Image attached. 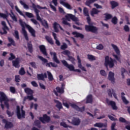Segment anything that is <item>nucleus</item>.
<instances>
[{
	"label": "nucleus",
	"mask_w": 130,
	"mask_h": 130,
	"mask_svg": "<svg viewBox=\"0 0 130 130\" xmlns=\"http://www.w3.org/2000/svg\"><path fill=\"white\" fill-rule=\"evenodd\" d=\"M19 21L20 26H21V27H22V34L26 41H29V37H28V34H27V31H26V29H25V26L26 27V28H27V29H28L29 33H30L32 37H36V35H35L36 31L33 28H32V27H31V26L26 24V23H25V22H23L22 19H19Z\"/></svg>",
	"instance_id": "obj_1"
},
{
	"label": "nucleus",
	"mask_w": 130,
	"mask_h": 130,
	"mask_svg": "<svg viewBox=\"0 0 130 130\" xmlns=\"http://www.w3.org/2000/svg\"><path fill=\"white\" fill-rule=\"evenodd\" d=\"M4 101V104L7 109H10V105L9 104V101H10V100L4 92L0 91V102L1 103H3Z\"/></svg>",
	"instance_id": "obj_2"
},
{
	"label": "nucleus",
	"mask_w": 130,
	"mask_h": 130,
	"mask_svg": "<svg viewBox=\"0 0 130 130\" xmlns=\"http://www.w3.org/2000/svg\"><path fill=\"white\" fill-rule=\"evenodd\" d=\"M114 61H115V60L109 57V56H106L105 58V66L107 68L109 67L110 69H112L114 67Z\"/></svg>",
	"instance_id": "obj_3"
},
{
	"label": "nucleus",
	"mask_w": 130,
	"mask_h": 130,
	"mask_svg": "<svg viewBox=\"0 0 130 130\" xmlns=\"http://www.w3.org/2000/svg\"><path fill=\"white\" fill-rule=\"evenodd\" d=\"M38 58H39L42 61H43V64H45L46 63V67H48V68H51L52 67L53 68H57V64H56L55 63H53L52 62H48V60L47 59L44 58L42 56H38Z\"/></svg>",
	"instance_id": "obj_4"
},
{
	"label": "nucleus",
	"mask_w": 130,
	"mask_h": 130,
	"mask_svg": "<svg viewBox=\"0 0 130 130\" xmlns=\"http://www.w3.org/2000/svg\"><path fill=\"white\" fill-rule=\"evenodd\" d=\"M16 114L17 118L18 119H21V118H25L26 115V113L24 110H23V106L21 108V110L20 109V106H17L16 108Z\"/></svg>",
	"instance_id": "obj_5"
},
{
	"label": "nucleus",
	"mask_w": 130,
	"mask_h": 130,
	"mask_svg": "<svg viewBox=\"0 0 130 130\" xmlns=\"http://www.w3.org/2000/svg\"><path fill=\"white\" fill-rule=\"evenodd\" d=\"M85 30L86 32H92V33H96L98 31V28L93 25H85Z\"/></svg>",
	"instance_id": "obj_6"
},
{
	"label": "nucleus",
	"mask_w": 130,
	"mask_h": 130,
	"mask_svg": "<svg viewBox=\"0 0 130 130\" xmlns=\"http://www.w3.org/2000/svg\"><path fill=\"white\" fill-rule=\"evenodd\" d=\"M83 12L84 16L86 17L88 24H90L91 23V18L90 17V14H89V9L87 7H84Z\"/></svg>",
	"instance_id": "obj_7"
},
{
	"label": "nucleus",
	"mask_w": 130,
	"mask_h": 130,
	"mask_svg": "<svg viewBox=\"0 0 130 130\" xmlns=\"http://www.w3.org/2000/svg\"><path fill=\"white\" fill-rule=\"evenodd\" d=\"M2 26H3V27H2V30H3L4 32L0 31V34H1V35L8 34V31H7V30L9 31V30H10V28H9V27L7 26V23H6V21H2Z\"/></svg>",
	"instance_id": "obj_8"
},
{
	"label": "nucleus",
	"mask_w": 130,
	"mask_h": 130,
	"mask_svg": "<svg viewBox=\"0 0 130 130\" xmlns=\"http://www.w3.org/2000/svg\"><path fill=\"white\" fill-rule=\"evenodd\" d=\"M2 122L3 123H5V128L7 129H9V128H12V127H14V124L12 122L8 121L6 119H3L2 120Z\"/></svg>",
	"instance_id": "obj_9"
},
{
	"label": "nucleus",
	"mask_w": 130,
	"mask_h": 130,
	"mask_svg": "<svg viewBox=\"0 0 130 130\" xmlns=\"http://www.w3.org/2000/svg\"><path fill=\"white\" fill-rule=\"evenodd\" d=\"M39 120H40L42 123H45V122L48 123V122L50 121V117L48 116L47 114H44L43 117L39 118Z\"/></svg>",
	"instance_id": "obj_10"
},
{
	"label": "nucleus",
	"mask_w": 130,
	"mask_h": 130,
	"mask_svg": "<svg viewBox=\"0 0 130 130\" xmlns=\"http://www.w3.org/2000/svg\"><path fill=\"white\" fill-rule=\"evenodd\" d=\"M61 62L64 67H66L67 69H69V70L71 71H75V67L73 66V64H69L68 62L66 61V60H61Z\"/></svg>",
	"instance_id": "obj_11"
},
{
	"label": "nucleus",
	"mask_w": 130,
	"mask_h": 130,
	"mask_svg": "<svg viewBox=\"0 0 130 130\" xmlns=\"http://www.w3.org/2000/svg\"><path fill=\"white\" fill-rule=\"evenodd\" d=\"M32 8L36 13L37 20H38V21H40V22H42V19H41V17L39 16V12L40 11L36 8V5L34 3L32 4Z\"/></svg>",
	"instance_id": "obj_12"
},
{
	"label": "nucleus",
	"mask_w": 130,
	"mask_h": 130,
	"mask_svg": "<svg viewBox=\"0 0 130 130\" xmlns=\"http://www.w3.org/2000/svg\"><path fill=\"white\" fill-rule=\"evenodd\" d=\"M71 106L72 107V108H74L75 109V110H77V111H80V112H83V111H85V107L80 108L79 107V106L76 105L75 104H71Z\"/></svg>",
	"instance_id": "obj_13"
},
{
	"label": "nucleus",
	"mask_w": 130,
	"mask_h": 130,
	"mask_svg": "<svg viewBox=\"0 0 130 130\" xmlns=\"http://www.w3.org/2000/svg\"><path fill=\"white\" fill-rule=\"evenodd\" d=\"M66 18L67 20L68 21L70 20V19L72 20V21H74V22H78L79 21V19H78V18H77L75 15H73L72 14H68L66 16Z\"/></svg>",
	"instance_id": "obj_14"
},
{
	"label": "nucleus",
	"mask_w": 130,
	"mask_h": 130,
	"mask_svg": "<svg viewBox=\"0 0 130 130\" xmlns=\"http://www.w3.org/2000/svg\"><path fill=\"white\" fill-rule=\"evenodd\" d=\"M39 49L42 53H43V55H44L45 56H47V55H48L47 51H46V48L45 47V46H44V45H41L39 46Z\"/></svg>",
	"instance_id": "obj_15"
},
{
	"label": "nucleus",
	"mask_w": 130,
	"mask_h": 130,
	"mask_svg": "<svg viewBox=\"0 0 130 130\" xmlns=\"http://www.w3.org/2000/svg\"><path fill=\"white\" fill-rule=\"evenodd\" d=\"M107 103L108 105H110L111 106L113 110H117V107L116 106V104L115 102L113 101H107Z\"/></svg>",
	"instance_id": "obj_16"
},
{
	"label": "nucleus",
	"mask_w": 130,
	"mask_h": 130,
	"mask_svg": "<svg viewBox=\"0 0 130 130\" xmlns=\"http://www.w3.org/2000/svg\"><path fill=\"white\" fill-rule=\"evenodd\" d=\"M80 123H81V120L79 118L74 117L72 119L71 124L73 125H79Z\"/></svg>",
	"instance_id": "obj_17"
},
{
	"label": "nucleus",
	"mask_w": 130,
	"mask_h": 130,
	"mask_svg": "<svg viewBox=\"0 0 130 130\" xmlns=\"http://www.w3.org/2000/svg\"><path fill=\"white\" fill-rule=\"evenodd\" d=\"M58 26L59 28L60 29V30H61V31H63V28H62L61 26H60V25L58 24L56 22H55L53 24V28H54V30L55 32H56V33L59 32V30H58V28H57Z\"/></svg>",
	"instance_id": "obj_18"
},
{
	"label": "nucleus",
	"mask_w": 130,
	"mask_h": 130,
	"mask_svg": "<svg viewBox=\"0 0 130 130\" xmlns=\"http://www.w3.org/2000/svg\"><path fill=\"white\" fill-rule=\"evenodd\" d=\"M50 54L51 56H53V61H54L55 62H56V63H60V61L59 60H58V59L57 58V56H56V53L55 52H50Z\"/></svg>",
	"instance_id": "obj_19"
},
{
	"label": "nucleus",
	"mask_w": 130,
	"mask_h": 130,
	"mask_svg": "<svg viewBox=\"0 0 130 130\" xmlns=\"http://www.w3.org/2000/svg\"><path fill=\"white\" fill-rule=\"evenodd\" d=\"M108 94L109 97H112V94H113L114 98H115V99H117V95L115 93V91L113 90V89H112V92H111V89H108Z\"/></svg>",
	"instance_id": "obj_20"
},
{
	"label": "nucleus",
	"mask_w": 130,
	"mask_h": 130,
	"mask_svg": "<svg viewBox=\"0 0 130 130\" xmlns=\"http://www.w3.org/2000/svg\"><path fill=\"white\" fill-rule=\"evenodd\" d=\"M77 60L78 61V68H79V69H81V70H82V71H83V72H87V70H86V69H85V67L82 66L81 58H80V56H79V55L77 56Z\"/></svg>",
	"instance_id": "obj_21"
},
{
	"label": "nucleus",
	"mask_w": 130,
	"mask_h": 130,
	"mask_svg": "<svg viewBox=\"0 0 130 130\" xmlns=\"http://www.w3.org/2000/svg\"><path fill=\"white\" fill-rule=\"evenodd\" d=\"M108 80L111 81V83H115V79L114 78V73L110 71L109 73Z\"/></svg>",
	"instance_id": "obj_22"
},
{
	"label": "nucleus",
	"mask_w": 130,
	"mask_h": 130,
	"mask_svg": "<svg viewBox=\"0 0 130 130\" xmlns=\"http://www.w3.org/2000/svg\"><path fill=\"white\" fill-rule=\"evenodd\" d=\"M66 0H60V5H62L64 7L68 9V10H72V6H70V4L68 3H66L64 2Z\"/></svg>",
	"instance_id": "obj_23"
},
{
	"label": "nucleus",
	"mask_w": 130,
	"mask_h": 130,
	"mask_svg": "<svg viewBox=\"0 0 130 130\" xmlns=\"http://www.w3.org/2000/svg\"><path fill=\"white\" fill-rule=\"evenodd\" d=\"M100 12H101L100 10H99L95 8H92L91 11H90L91 16L92 17H94V16H95V15H98V14H99V13H100Z\"/></svg>",
	"instance_id": "obj_24"
},
{
	"label": "nucleus",
	"mask_w": 130,
	"mask_h": 130,
	"mask_svg": "<svg viewBox=\"0 0 130 130\" xmlns=\"http://www.w3.org/2000/svg\"><path fill=\"white\" fill-rule=\"evenodd\" d=\"M13 67L15 68H20V61L19 58H17L15 60L12 61Z\"/></svg>",
	"instance_id": "obj_25"
},
{
	"label": "nucleus",
	"mask_w": 130,
	"mask_h": 130,
	"mask_svg": "<svg viewBox=\"0 0 130 130\" xmlns=\"http://www.w3.org/2000/svg\"><path fill=\"white\" fill-rule=\"evenodd\" d=\"M93 102V96L92 94H89L86 97V103L88 104V103H92Z\"/></svg>",
	"instance_id": "obj_26"
},
{
	"label": "nucleus",
	"mask_w": 130,
	"mask_h": 130,
	"mask_svg": "<svg viewBox=\"0 0 130 130\" xmlns=\"http://www.w3.org/2000/svg\"><path fill=\"white\" fill-rule=\"evenodd\" d=\"M94 126L96 127H106L107 126V124H104L103 123L99 122V123H96L95 124H94Z\"/></svg>",
	"instance_id": "obj_27"
},
{
	"label": "nucleus",
	"mask_w": 130,
	"mask_h": 130,
	"mask_svg": "<svg viewBox=\"0 0 130 130\" xmlns=\"http://www.w3.org/2000/svg\"><path fill=\"white\" fill-rule=\"evenodd\" d=\"M121 99L123 103H124V104L127 105V104L129 103V102H128V101L126 100V98H125V96H124V95H125V93H124V92H121Z\"/></svg>",
	"instance_id": "obj_28"
},
{
	"label": "nucleus",
	"mask_w": 130,
	"mask_h": 130,
	"mask_svg": "<svg viewBox=\"0 0 130 130\" xmlns=\"http://www.w3.org/2000/svg\"><path fill=\"white\" fill-rule=\"evenodd\" d=\"M9 15L10 16L11 18L12 19L13 21L14 22H18V19H17V17H16V15L14 14V12H13V11L11 10V13L9 14Z\"/></svg>",
	"instance_id": "obj_29"
},
{
	"label": "nucleus",
	"mask_w": 130,
	"mask_h": 130,
	"mask_svg": "<svg viewBox=\"0 0 130 130\" xmlns=\"http://www.w3.org/2000/svg\"><path fill=\"white\" fill-rule=\"evenodd\" d=\"M110 4L111 6V8L112 9H115L116 7H118V3L114 1H111Z\"/></svg>",
	"instance_id": "obj_30"
},
{
	"label": "nucleus",
	"mask_w": 130,
	"mask_h": 130,
	"mask_svg": "<svg viewBox=\"0 0 130 130\" xmlns=\"http://www.w3.org/2000/svg\"><path fill=\"white\" fill-rule=\"evenodd\" d=\"M54 102L55 103H56V107H57V108L58 109H62V104H61V103H60L59 101L55 100Z\"/></svg>",
	"instance_id": "obj_31"
},
{
	"label": "nucleus",
	"mask_w": 130,
	"mask_h": 130,
	"mask_svg": "<svg viewBox=\"0 0 130 130\" xmlns=\"http://www.w3.org/2000/svg\"><path fill=\"white\" fill-rule=\"evenodd\" d=\"M52 36L54 37V39L55 40V43L57 46H60V42L57 40V37H56V34L53 32Z\"/></svg>",
	"instance_id": "obj_32"
},
{
	"label": "nucleus",
	"mask_w": 130,
	"mask_h": 130,
	"mask_svg": "<svg viewBox=\"0 0 130 130\" xmlns=\"http://www.w3.org/2000/svg\"><path fill=\"white\" fill-rule=\"evenodd\" d=\"M45 39L49 43H50V44H51V45H53V44H54V42H53V40L51 37L46 36L45 37Z\"/></svg>",
	"instance_id": "obj_33"
},
{
	"label": "nucleus",
	"mask_w": 130,
	"mask_h": 130,
	"mask_svg": "<svg viewBox=\"0 0 130 130\" xmlns=\"http://www.w3.org/2000/svg\"><path fill=\"white\" fill-rule=\"evenodd\" d=\"M112 47L114 49L116 53L118 54V55H119V54H120V51H119V49L117 47V46L114 44H112Z\"/></svg>",
	"instance_id": "obj_34"
},
{
	"label": "nucleus",
	"mask_w": 130,
	"mask_h": 130,
	"mask_svg": "<svg viewBox=\"0 0 130 130\" xmlns=\"http://www.w3.org/2000/svg\"><path fill=\"white\" fill-rule=\"evenodd\" d=\"M72 34H73V35H76L75 37L78 38H81V39H83L84 38V35L77 32L76 31H74L73 32Z\"/></svg>",
	"instance_id": "obj_35"
},
{
	"label": "nucleus",
	"mask_w": 130,
	"mask_h": 130,
	"mask_svg": "<svg viewBox=\"0 0 130 130\" xmlns=\"http://www.w3.org/2000/svg\"><path fill=\"white\" fill-rule=\"evenodd\" d=\"M27 48L29 52L32 53L33 52V45L31 43V42L27 43Z\"/></svg>",
	"instance_id": "obj_36"
},
{
	"label": "nucleus",
	"mask_w": 130,
	"mask_h": 130,
	"mask_svg": "<svg viewBox=\"0 0 130 130\" xmlns=\"http://www.w3.org/2000/svg\"><path fill=\"white\" fill-rule=\"evenodd\" d=\"M27 48L29 52L32 53L33 52V45L31 43V42L27 43Z\"/></svg>",
	"instance_id": "obj_37"
},
{
	"label": "nucleus",
	"mask_w": 130,
	"mask_h": 130,
	"mask_svg": "<svg viewBox=\"0 0 130 130\" xmlns=\"http://www.w3.org/2000/svg\"><path fill=\"white\" fill-rule=\"evenodd\" d=\"M97 0H87L85 2V5L87 6V7H89V8L91 7V4H93V3H95V2H96Z\"/></svg>",
	"instance_id": "obj_38"
},
{
	"label": "nucleus",
	"mask_w": 130,
	"mask_h": 130,
	"mask_svg": "<svg viewBox=\"0 0 130 130\" xmlns=\"http://www.w3.org/2000/svg\"><path fill=\"white\" fill-rule=\"evenodd\" d=\"M24 91L27 95H32L33 90L29 88H26L24 89Z\"/></svg>",
	"instance_id": "obj_39"
},
{
	"label": "nucleus",
	"mask_w": 130,
	"mask_h": 130,
	"mask_svg": "<svg viewBox=\"0 0 130 130\" xmlns=\"http://www.w3.org/2000/svg\"><path fill=\"white\" fill-rule=\"evenodd\" d=\"M56 90L57 93H59L60 94H63V93H64V88H61L59 87V86H57L56 87Z\"/></svg>",
	"instance_id": "obj_40"
},
{
	"label": "nucleus",
	"mask_w": 130,
	"mask_h": 130,
	"mask_svg": "<svg viewBox=\"0 0 130 130\" xmlns=\"http://www.w3.org/2000/svg\"><path fill=\"white\" fill-rule=\"evenodd\" d=\"M35 125L38 127V128H41V122L39 120H36L34 122Z\"/></svg>",
	"instance_id": "obj_41"
},
{
	"label": "nucleus",
	"mask_w": 130,
	"mask_h": 130,
	"mask_svg": "<svg viewBox=\"0 0 130 130\" xmlns=\"http://www.w3.org/2000/svg\"><path fill=\"white\" fill-rule=\"evenodd\" d=\"M41 23H42V25L45 27L46 29H48L49 26L48 23H47V21L45 20H42Z\"/></svg>",
	"instance_id": "obj_42"
},
{
	"label": "nucleus",
	"mask_w": 130,
	"mask_h": 130,
	"mask_svg": "<svg viewBox=\"0 0 130 130\" xmlns=\"http://www.w3.org/2000/svg\"><path fill=\"white\" fill-rule=\"evenodd\" d=\"M68 60H69L73 63V64H76V62L75 61L76 60V59L72 56H69Z\"/></svg>",
	"instance_id": "obj_43"
},
{
	"label": "nucleus",
	"mask_w": 130,
	"mask_h": 130,
	"mask_svg": "<svg viewBox=\"0 0 130 130\" xmlns=\"http://www.w3.org/2000/svg\"><path fill=\"white\" fill-rule=\"evenodd\" d=\"M20 4L22 5L23 6L24 9H25L26 10H28L29 9V6H28L27 4H25L22 0H20L19 1Z\"/></svg>",
	"instance_id": "obj_44"
},
{
	"label": "nucleus",
	"mask_w": 130,
	"mask_h": 130,
	"mask_svg": "<svg viewBox=\"0 0 130 130\" xmlns=\"http://www.w3.org/2000/svg\"><path fill=\"white\" fill-rule=\"evenodd\" d=\"M27 99L31 101V100H33L34 99V97H33V95L32 94H30V95H27L26 96H25L24 98V101H26Z\"/></svg>",
	"instance_id": "obj_45"
},
{
	"label": "nucleus",
	"mask_w": 130,
	"mask_h": 130,
	"mask_svg": "<svg viewBox=\"0 0 130 130\" xmlns=\"http://www.w3.org/2000/svg\"><path fill=\"white\" fill-rule=\"evenodd\" d=\"M105 21H108V20H110L112 18V15L111 14H108V13H106L105 14Z\"/></svg>",
	"instance_id": "obj_46"
},
{
	"label": "nucleus",
	"mask_w": 130,
	"mask_h": 130,
	"mask_svg": "<svg viewBox=\"0 0 130 130\" xmlns=\"http://www.w3.org/2000/svg\"><path fill=\"white\" fill-rule=\"evenodd\" d=\"M48 80L49 81H50V82L53 81V76H52V74H51V73H50V72H48Z\"/></svg>",
	"instance_id": "obj_47"
},
{
	"label": "nucleus",
	"mask_w": 130,
	"mask_h": 130,
	"mask_svg": "<svg viewBox=\"0 0 130 130\" xmlns=\"http://www.w3.org/2000/svg\"><path fill=\"white\" fill-rule=\"evenodd\" d=\"M16 39L19 40L20 39V36H19V31L18 30L14 31V34L13 35Z\"/></svg>",
	"instance_id": "obj_48"
},
{
	"label": "nucleus",
	"mask_w": 130,
	"mask_h": 130,
	"mask_svg": "<svg viewBox=\"0 0 130 130\" xmlns=\"http://www.w3.org/2000/svg\"><path fill=\"white\" fill-rule=\"evenodd\" d=\"M68 48V45L66 43H63L62 45L60 46L61 50H66Z\"/></svg>",
	"instance_id": "obj_49"
},
{
	"label": "nucleus",
	"mask_w": 130,
	"mask_h": 130,
	"mask_svg": "<svg viewBox=\"0 0 130 130\" xmlns=\"http://www.w3.org/2000/svg\"><path fill=\"white\" fill-rule=\"evenodd\" d=\"M15 8L17 12L20 15H21V16H23V17L25 16L24 14H23V12H22V11H21V10L19 9V8H18V6H15Z\"/></svg>",
	"instance_id": "obj_50"
},
{
	"label": "nucleus",
	"mask_w": 130,
	"mask_h": 130,
	"mask_svg": "<svg viewBox=\"0 0 130 130\" xmlns=\"http://www.w3.org/2000/svg\"><path fill=\"white\" fill-rule=\"evenodd\" d=\"M62 54H64V55H67L68 57L70 56L71 54V52L69 50H64L61 52Z\"/></svg>",
	"instance_id": "obj_51"
},
{
	"label": "nucleus",
	"mask_w": 130,
	"mask_h": 130,
	"mask_svg": "<svg viewBox=\"0 0 130 130\" xmlns=\"http://www.w3.org/2000/svg\"><path fill=\"white\" fill-rule=\"evenodd\" d=\"M26 72H25V69L24 68L22 67L19 71V74H20L21 76H24Z\"/></svg>",
	"instance_id": "obj_52"
},
{
	"label": "nucleus",
	"mask_w": 130,
	"mask_h": 130,
	"mask_svg": "<svg viewBox=\"0 0 130 130\" xmlns=\"http://www.w3.org/2000/svg\"><path fill=\"white\" fill-rule=\"evenodd\" d=\"M117 18L116 17H114L113 18H112L111 22L114 25H116L117 24Z\"/></svg>",
	"instance_id": "obj_53"
},
{
	"label": "nucleus",
	"mask_w": 130,
	"mask_h": 130,
	"mask_svg": "<svg viewBox=\"0 0 130 130\" xmlns=\"http://www.w3.org/2000/svg\"><path fill=\"white\" fill-rule=\"evenodd\" d=\"M8 40L13 46H16V43H15V41L12 38H8Z\"/></svg>",
	"instance_id": "obj_54"
},
{
	"label": "nucleus",
	"mask_w": 130,
	"mask_h": 130,
	"mask_svg": "<svg viewBox=\"0 0 130 130\" xmlns=\"http://www.w3.org/2000/svg\"><path fill=\"white\" fill-rule=\"evenodd\" d=\"M37 79L38 80H41L42 81H43L44 80V78L43 77V74H37Z\"/></svg>",
	"instance_id": "obj_55"
},
{
	"label": "nucleus",
	"mask_w": 130,
	"mask_h": 130,
	"mask_svg": "<svg viewBox=\"0 0 130 130\" xmlns=\"http://www.w3.org/2000/svg\"><path fill=\"white\" fill-rule=\"evenodd\" d=\"M60 125L61 126H63V127H65V128H67L68 127H71V126H69V125H68V124H67V123L64 122H60Z\"/></svg>",
	"instance_id": "obj_56"
},
{
	"label": "nucleus",
	"mask_w": 130,
	"mask_h": 130,
	"mask_svg": "<svg viewBox=\"0 0 130 130\" xmlns=\"http://www.w3.org/2000/svg\"><path fill=\"white\" fill-rule=\"evenodd\" d=\"M119 121L120 122H122L123 123H127V121L124 119V118L122 117H120L119 118Z\"/></svg>",
	"instance_id": "obj_57"
},
{
	"label": "nucleus",
	"mask_w": 130,
	"mask_h": 130,
	"mask_svg": "<svg viewBox=\"0 0 130 130\" xmlns=\"http://www.w3.org/2000/svg\"><path fill=\"white\" fill-rule=\"evenodd\" d=\"M8 15L0 12V18H3V19H8Z\"/></svg>",
	"instance_id": "obj_58"
},
{
	"label": "nucleus",
	"mask_w": 130,
	"mask_h": 130,
	"mask_svg": "<svg viewBox=\"0 0 130 130\" xmlns=\"http://www.w3.org/2000/svg\"><path fill=\"white\" fill-rule=\"evenodd\" d=\"M88 58L89 59V60H95L96 58H95V56L92 55H87Z\"/></svg>",
	"instance_id": "obj_59"
},
{
	"label": "nucleus",
	"mask_w": 130,
	"mask_h": 130,
	"mask_svg": "<svg viewBox=\"0 0 130 130\" xmlns=\"http://www.w3.org/2000/svg\"><path fill=\"white\" fill-rule=\"evenodd\" d=\"M25 15L26 17H28V18H34V15H33V14L29 12H26Z\"/></svg>",
	"instance_id": "obj_60"
},
{
	"label": "nucleus",
	"mask_w": 130,
	"mask_h": 130,
	"mask_svg": "<svg viewBox=\"0 0 130 130\" xmlns=\"http://www.w3.org/2000/svg\"><path fill=\"white\" fill-rule=\"evenodd\" d=\"M10 90L11 93L13 94H15L16 93V88L13 86H11L10 87Z\"/></svg>",
	"instance_id": "obj_61"
},
{
	"label": "nucleus",
	"mask_w": 130,
	"mask_h": 130,
	"mask_svg": "<svg viewBox=\"0 0 130 130\" xmlns=\"http://www.w3.org/2000/svg\"><path fill=\"white\" fill-rule=\"evenodd\" d=\"M16 58V56L15 55H13V53H10V57L9 58V60H13V59H15Z\"/></svg>",
	"instance_id": "obj_62"
},
{
	"label": "nucleus",
	"mask_w": 130,
	"mask_h": 130,
	"mask_svg": "<svg viewBox=\"0 0 130 130\" xmlns=\"http://www.w3.org/2000/svg\"><path fill=\"white\" fill-rule=\"evenodd\" d=\"M62 104L63 106H65V107H67V108H70V105L66 101H63Z\"/></svg>",
	"instance_id": "obj_63"
},
{
	"label": "nucleus",
	"mask_w": 130,
	"mask_h": 130,
	"mask_svg": "<svg viewBox=\"0 0 130 130\" xmlns=\"http://www.w3.org/2000/svg\"><path fill=\"white\" fill-rule=\"evenodd\" d=\"M121 76L123 79H124V73H125V70L124 68H122L121 69Z\"/></svg>",
	"instance_id": "obj_64"
}]
</instances>
